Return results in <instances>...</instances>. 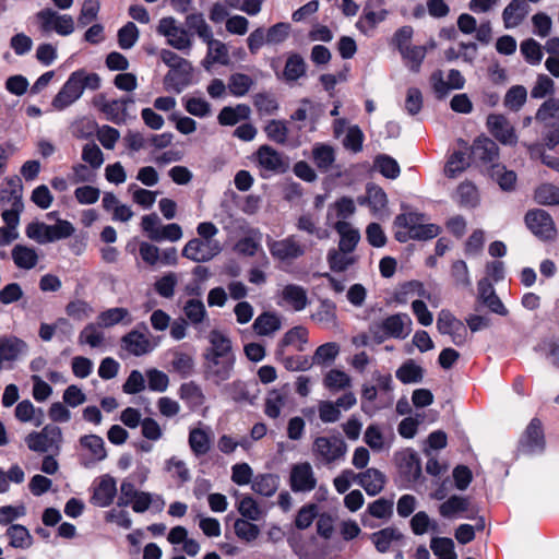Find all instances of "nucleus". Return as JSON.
Masks as SVG:
<instances>
[{
  "label": "nucleus",
  "instance_id": "obj_1",
  "mask_svg": "<svg viewBox=\"0 0 559 559\" xmlns=\"http://www.w3.org/2000/svg\"><path fill=\"white\" fill-rule=\"evenodd\" d=\"M159 57L169 68L164 78L165 87L169 91L181 93L192 83L193 67L191 62L167 49L162 50Z\"/></svg>",
  "mask_w": 559,
  "mask_h": 559
},
{
  "label": "nucleus",
  "instance_id": "obj_2",
  "mask_svg": "<svg viewBox=\"0 0 559 559\" xmlns=\"http://www.w3.org/2000/svg\"><path fill=\"white\" fill-rule=\"evenodd\" d=\"M412 326L413 322L407 313H395L372 323L369 332L376 343L381 344L388 338H406L412 332Z\"/></svg>",
  "mask_w": 559,
  "mask_h": 559
},
{
  "label": "nucleus",
  "instance_id": "obj_3",
  "mask_svg": "<svg viewBox=\"0 0 559 559\" xmlns=\"http://www.w3.org/2000/svg\"><path fill=\"white\" fill-rule=\"evenodd\" d=\"M347 451L348 445L340 436L317 437L311 447L314 459L324 465H332L344 461Z\"/></svg>",
  "mask_w": 559,
  "mask_h": 559
},
{
  "label": "nucleus",
  "instance_id": "obj_4",
  "mask_svg": "<svg viewBox=\"0 0 559 559\" xmlns=\"http://www.w3.org/2000/svg\"><path fill=\"white\" fill-rule=\"evenodd\" d=\"M39 29L48 35L56 32L60 36H69L74 31V21L71 15L59 14L51 9H45L36 14Z\"/></svg>",
  "mask_w": 559,
  "mask_h": 559
},
{
  "label": "nucleus",
  "instance_id": "obj_5",
  "mask_svg": "<svg viewBox=\"0 0 559 559\" xmlns=\"http://www.w3.org/2000/svg\"><path fill=\"white\" fill-rule=\"evenodd\" d=\"M267 248L271 255L281 262H292L306 253V246L296 235H289L280 240L269 239Z\"/></svg>",
  "mask_w": 559,
  "mask_h": 559
},
{
  "label": "nucleus",
  "instance_id": "obj_6",
  "mask_svg": "<svg viewBox=\"0 0 559 559\" xmlns=\"http://www.w3.org/2000/svg\"><path fill=\"white\" fill-rule=\"evenodd\" d=\"M25 442L34 452L59 451L62 442L61 429L57 426H45L39 432H31L26 436Z\"/></svg>",
  "mask_w": 559,
  "mask_h": 559
},
{
  "label": "nucleus",
  "instance_id": "obj_7",
  "mask_svg": "<svg viewBox=\"0 0 559 559\" xmlns=\"http://www.w3.org/2000/svg\"><path fill=\"white\" fill-rule=\"evenodd\" d=\"M222 250L223 246L218 240L193 238L185 245L182 255L193 262L204 263L213 260Z\"/></svg>",
  "mask_w": 559,
  "mask_h": 559
},
{
  "label": "nucleus",
  "instance_id": "obj_8",
  "mask_svg": "<svg viewBox=\"0 0 559 559\" xmlns=\"http://www.w3.org/2000/svg\"><path fill=\"white\" fill-rule=\"evenodd\" d=\"M236 357H204V378L215 385H222L233 376Z\"/></svg>",
  "mask_w": 559,
  "mask_h": 559
},
{
  "label": "nucleus",
  "instance_id": "obj_9",
  "mask_svg": "<svg viewBox=\"0 0 559 559\" xmlns=\"http://www.w3.org/2000/svg\"><path fill=\"white\" fill-rule=\"evenodd\" d=\"M395 227H409L412 228L413 239L428 240L436 238L440 231V226L436 224H421L420 215L417 213H404L395 217Z\"/></svg>",
  "mask_w": 559,
  "mask_h": 559
},
{
  "label": "nucleus",
  "instance_id": "obj_10",
  "mask_svg": "<svg viewBox=\"0 0 559 559\" xmlns=\"http://www.w3.org/2000/svg\"><path fill=\"white\" fill-rule=\"evenodd\" d=\"M528 229L542 240H551L557 235V229L551 216L544 210H532L525 215Z\"/></svg>",
  "mask_w": 559,
  "mask_h": 559
},
{
  "label": "nucleus",
  "instance_id": "obj_11",
  "mask_svg": "<svg viewBox=\"0 0 559 559\" xmlns=\"http://www.w3.org/2000/svg\"><path fill=\"white\" fill-rule=\"evenodd\" d=\"M318 484L312 465L309 462L296 463L289 473V487L294 492H310Z\"/></svg>",
  "mask_w": 559,
  "mask_h": 559
},
{
  "label": "nucleus",
  "instance_id": "obj_12",
  "mask_svg": "<svg viewBox=\"0 0 559 559\" xmlns=\"http://www.w3.org/2000/svg\"><path fill=\"white\" fill-rule=\"evenodd\" d=\"M80 74L71 73L63 86L53 97L51 105L57 110H63L75 103L83 94V85L80 83Z\"/></svg>",
  "mask_w": 559,
  "mask_h": 559
},
{
  "label": "nucleus",
  "instance_id": "obj_13",
  "mask_svg": "<svg viewBox=\"0 0 559 559\" xmlns=\"http://www.w3.org/2000/svg\"><path fill=\"white\" fill-rule=\"evenodd\" d=\"M142 261L156 267L176 265L178 252L175 247L159 249L153 243L142 242Z\"/></svg>",
  "mask_w": 559,
  "mask_h": 559
},
{
  "label": "nucleus",
  "instance_id": "obj_14",
  "mask_svg": "<svg viewBox=\"0 0 559 559\" xmlns=\"http://www.w3.org/2000/svg\"><path fill=\"white\" fill-rule=\"evenodd\" d=\"M158 31L167 37L168 44L174 48L178 50H189L191 48L190 35L186 29L177 25L173 17L160 20Z\"/></svg>",
  "mask_w": 559,
  "mask_h": 559
},
{
  "label": "nucleus",
  "instance_id": "obj_15",
  "mask_svg": "<svg viewBox=\"0 0 559 559\" xmlns=\"http://www.w3.org/2000/svg\"><path fill=\"white\" fill-rule=\"evenodd\" d=\"M487 126L492 135L504 145H515L518 136L513 126L502 115H489Z\"/></svg>",
  "mask_w": 559,
  "mask_h": 559
},
{
  "label": "nucleus",
  "instance_id": "obj_16",
  "mask_svg": "<svg viewBox=\"0 0 559 559\" xmlns=\"http://www.w3.org/2000/svg\"><path fill=\"white\" fill-rule=\"evenodd\" d=\"M388 16V11L381 7L374 8L371 3H367L362 10L360 17L356 23V27L365 35H371L376 27L382 23Z\"/></svg>",
  "mask_w": 559,
  "mask_h": 559
},
{
  "label": "nucleus",
  "instance_id": "obj_17",
  "mask_svg": "<svg viewBox=\"0 0 559 559\" xmlns=\"http://www.w3.org/2000/svg\"><path fill=\"white\" fill-rule=\"evenodd\" d=\"M209 343L210 346L206 348L204 357H236L229 337L223 332L217 330L211 331L209 334Z\"/></svg>",
  "mask_w": 559,
  "mask_h": 559
},
{
  "label": "nucleus",
  "instance_id": "obj_18",
  "mask_svg": "<svg viewBox=\"0 0 559 559\" xmlns=\"http://www.w3.org/2000/svg\"><path fill=\"white\" fill-rule=\"evenodd\" d=\"M385 483V475L374 467L367 468L365 472L357 474V484L361 486L369 496H377L383 490Z\"/></svg>",
  "mask_w": 559,
  "mask_h": 559
},
{
  "label": "nucleus",
  "instance_id": "obj_19",
  "mask_svg": "<svg viewBox=\"0 0 559 559\" xmlns=\"http://www.w3.org/2000/svg\"><path fill=\"white\" fill-rule=\"evenodd\" d=\"M211 433V428L202 424L190 429L188 442L194 455H205L210 451L212 444Z\"/></svg>",
  "mask_w": 559,
  "mask_h": 559
},
{
  "label": "nucleus",
  "instance_id": "obj_20",
  "mask_svg": "<svg viewBox=\"0 0 559 559\" xmlns=\"http://www.w3.org/2000/svg\"><path fill=\"white\" fill-rule=\"evenodd\" d=\"M544 448V435L540 423L536 419L532 420L527 426L522 439L521 449L524 453H538Z\"/></svg>",
  "mask_w": 559,
  "mask_h": 559
},
{
  "label": "nucleus",
  "instance_id": "obj_21",
  "mask_svg": "<svg viewBox=\"0 0 559 559\" xmlns=\"http://www.w3.org/2000/svg\"><path fill=\"white\" fill-rule=\"evenodd\" d=\"M394 298L399 304L413 302L414 299L426 298L431 300V294L426 290L424 284L418 281L406 282L397 287L394 293Z\"/></svg>",
  "mask_w": 559,
  "mask_h": 559
},
{
  "label": "nucleus",
  "instance_id": "obj_22",
  "mask_svg": "<svg viewBox=\"0 0 559 559\" xmlns=\"http://www.w3.org/2000/svg\"><path fill=\"white\" fill-rule=\"evenodd\" d=\"M471 151L473 157L483 164L493 163L499 157L498 145L491 139L486 136L477 138L473 142Z\"/></svg>",
  "mask_w": 559,
  "mask_h": 559
},
{
  "label": "nucleus",
  "instance_id": "obj_23",
  "mask_svg": "<svg viewBox=\"0 0 559 559\" xmlns=\"http://www.w3.org/2000/svg\"><path fill=\"white\" fill-rule=\"evenodd\" d=\"M257 158L260 167L267 171L283 173L287 167L283 156L269 145H262L258 150Z\"/></svg>",
  "mask_w": 559,
  "mask_h": 559
},
{
  "label": "nucleus",
  "instance_id": "obj_24",
  "mask_svg": "<svg viewBox=\"0 0 559 559\" xmlns=\"http://www.w3.org/2000/svg\"><path fill=\"white\" fill-rule=\"evenodd\" d=\"M334 228L340 235L338 249L353 253L360 240L359 230L346 221H337Z\"/></svg>",
  "mask_w": 559,
  "mask_h": 559
},
{
  "label": "nucleus",
  "instance_id": "obj_25",
  "mask_svg": "<svg viewBox=\"0 0 559 559\" xmlns=\"http://www.w3.org/2000/svg\"><path fill=\"white\" fill-rule=\"evenodd\" d=\"M204 43L207 45V53L203 60V67L206 70H210L214 63L223 66L229 63L228 48L223 41L211 36V38L206 39Z\"/></svg>",
  "mask_w": 559,
  "mask_h": 559
},
{
  "label": "nucleus",
  "instance_id": "obj_26",
  "mask_svg": "<svg viewBox=\"0 0 559 559\" xmlns=\"http://www.w3.org/2000/svg\"><path fill=\"white\" fill-rule=\"evenodd\" d=\"M530 13V7L525 0H512L502 12L506 28L519 26Z\"/></svg>",
  "mask_w": 559,
  "mask_h": 559
},
{
  "label": "nucleus",
  "instance_id": "obj_27",
  "mask_svg": "<svg viewBox=\"0 0 559 559\" xmlns=\"http://www.w3.org/2000/svg\"><path fill=\"white\" fill-rule=\"evenodd\" d=\"M296 227L299 231L312 236L319 241L329 239L331 235L328 228L319 225L318 217L310 213L300 215L297 218Z\"/></svg>",
  "mask_w": 559,
  "mask_h": 559
},
{
  "label": "nucleus",
  "instance_id": "obj_28",
  "mask_svg": "<svg viewBox=\"0 0 559 559\" xmlns=\"http://www.w3.org/2000/svg\"><path fill=\"white\" fill-rule=\"evenodd\" d=\"M471 510V500L468 497L453 495L443 501L439 507V513L445 519L457 518Z\"/></svg>",
  "mask_w": 559,
  "mask_h": 559
},
{
  "label": "nucleus",
  "instance_id": "obj_29",
  "mask_svg": "<svg viewBox=\"0 0 559 559\" xmlns=\"http://www.w3.org/2000/svg\"><path fill=\"white\" fill-rule=\"evenodd\" d=\"M308 331L304 326H295L287 331L278 344L277 356H283L285 347L293 346L302 352L306 348Z\"/></svg>",
  "mask_w": 559,
  "mask_h": 559
},
{
  "label": "nucleus",
  "instance_id": "obj_30",
  "mask_svg": "<svg viewBox=\"0 0 559 559\" xmlns=\"http://www.w3.org/2000/svg\"><path fill=\"white\" fill-rule=\"evenodd\" d=\"M280 483V477L275 474H259L253 478L251 489L260 496L270 498L277 491Z\"/></svg>",
  "mask_w": 559,
  "mask_h": 559
},
{
  "label": "nucleus",
  "instance_id": "obj_31",
  "mask_svg": "<svg viewBox=\"0 0 559 559\" xmlns=\"http://www.w3.org/2000/svg\"><path fill=\"white\" fill-rule=\"evenodd\" d=\"M253 330L260 336H270L281 330V318L271 312L261 313L253 322Z\"/></svg>",
  "mask_w": 559,
  "mask_h": 559
},
{
  "label": "nucleus",
  "instance_id": "obj_32",
  "mask_svg": "<svg viewBox=\"0 0 559 559\" xmlns=\"http://www.w3.org/2000/svg\"><path fill=\"white\" fill-rule=\"evenodd\" d=\"M283 300L295 311H301L308 304L307 292L304 287L295 284L286 285L282 290Z\"/></svg>",
  "mask_w": 559,
  "mask_h": 559
},
{
  "label": "nucleus",
  "instance_id": "obj_33",
  "mask_svg": "<svg viewBox=\"0 0 559 559\" xmlns=\"http://www.w3.org/2000/svg\"><path fill=\"white\" fill-rule=\"evenodd\" d=\"M12 259L19 269L31 270L37 265L38 254L34 248L16 245L12 249Z\"/></svg>",
  "mask_w": 559,
  "mask_h": 559
},
{
  "label": "nucleus",
  "instance_id": "obj_34",
  "mask_svg": "<svg viewBox=\"0 0 559 559\" xmlns=\"http://www.w3.org/2000/svg\"><path fill=\"white\" fill-rule=\"evenodd\" d=\"M117 492L116 481L111 477H104L95 488L93 501L98 507L109 506Z\"/></svg>",
  "mask_w": 559,
  "mask_h": 559
},
{
  "label": "nucleus",
  "instance_id": "obj_35",
  "mask_svg": "<svg viewBox=\"0 0 559 559\" xmlns=\"http://www.w3.org/2000/svg\"><path fill=\"white\" fill-rule=\"evenodd\" d=\"M81 447L86 450L93 462H99L106 459L107 451L102 437L97 435H86L80 438Z\"/></svg>",
  "mask_w": 559,
  "mask_h": 559
},
{
  "label": "nucleus",
  "instance_id": "obj_36",
  "mask_svg": "<svg viewBox=\"0 0 559 559\" xmlns=\"http://www.w3.org/2000/svg\"><path fill=\"white\" fill-rule=\"evenodd\" d=\"M23 185L19 177L7 180L5 187L0 191V202L12 205H23L22 202Z\"/></svg>",
  "mask_w": 559,
  "mask_h": 559
},
{
  "label": "nucleus",
  "instance_id": "obj_37",
  "mask_svg": "<svg viewBox=\"0 0 559 559\" xmlns=\"http://www.w3.org/2000/svg\"><path fill=\"white\" fill-rule=\"evenodd\" d=\"M364 442L373 451L382 452L390 448V442L384 437L378 424H370L364 433Z\"/></svg>",
  "mask_w": 559,
  "mask_h": 559
},
{
  "label": "nucleus",
  "instance_id": "obj_38",
  "mask_svg": "<svg viewBox=\"0 0 559 559\" xmlns=\"http://www.w3.org/2000/svg\"><path fill=\"white\" fill-rule=\"evenodd\" d=\"M402 538L403 534L395 527H385L371 535V540L380 552H386L394 542Z\"/></svg>",
  "mask_w": 559,
  "mask_h": 559
},
{
  "label": "nucleus",
  "instance_id": "obj_39",
  "mask_svg": "<svg viewBox=\"0 0 559 559\" xmlns=\"http://www.w3.org/2000/svg\"><path fill=\"white\" fill-rule=\"evenodd\" d=\"M250 112V108L243 104L236 107L226 106L219 111L217 120L222 126H235L240 120L249 118Z\"/></svg>",
  "mask_w": 559,
  "mask_h": 559
},
{
  "label": "nucleus",
  "instance_id": "obj_40",
  "mask_svg": "<svg viewBox=\"0 0 559 559\" xmlns=\"http://www.w3.org/2000/svg\"><path fill=\"white\" fill-rule=\"evenodd\" d=\"M307 64L305 59L298 53H290L287 57L283 76L287 82H295L306 74Z\"/></svg>",
  "mask_w": 559,
  "mask_h": 559
},
{
  "label": "nucleus",
  "instance_id": "obj_41",
  "mask_svg": "<svg viewBox=\"0 0 559 559\" xmlns=\"http://www.w3.org/2000/svg\"><path fill=\"white\" fill-rule=\"evenodd\" d=\"M312 158L319 169L326 171L335 162V151L329 144L317 143L312 148Z\"/></svg>",
  "mask_w": 559,
  "mask_h": 559
},
{
  "label": "nucleus",
  "instance_id": "obj_42",
  "mask_svg": "<svg viewBox=\"0 0 559 559\" xmlns=\"http://www.w3.org/2000/svg\"><path fill=\"white\" fill-rule=\"evenodd\" d=\"M489 175L502 190L509 191L515 186L516 174L513 170L507 169L502 164H492Z\"/></svg>",
  "mask_w": 559,
  "mask_h": 559
},
{
  "label": "nucleus",
  "instance_id": "obj_43",
  "mask_svg": "<svg viewBox=\"0 0 559 559\" xmlns=\"http://www.w3.org/2000/svg\"><path fill=\"white\" fill-rule=\"evenodd\" d=\"M7 536L10 538V546L13 548L26 549L33 545V537L24 525H11L7 530Z\"/></svg>",
  "mask_w": 559,
  "mask_h": 559
},
{
  "label": "nucleus",
  "instance_id": "obj_44",
  "mask_svg": "<svg viewBox=\"0 0 559 559\" xmlns=\"http://www.w3.org/2000/svg\"><path fill=\"white\" fill-rule=\"evenodd\" d=\"M326 389L333 392L349 389L352 386V378L340 369H331L323 379Z\"/></svg>",
  "mask_w": 559,
  "mask_h": 559
},
{
  "label": "nucleus",
  "instance_id": "obj_45",
  "mask_svg": "<svg viewBox=\"0 0 559 559\" xmlns=\"http://www.w3.org/2000/svg\"><path fill=\"white\" fill-rule=\"evenodd\" d=\"M409 526L415 535H424L429 532L436 533L439 528L438 523L425 511L415 513L409 521Z\"/></svg>",
  "mask_w": 559,
  "mask_h": 559
},
{
  "label": "nucleus",
  "instance_id": "obj_46",
  "mask_svg": "<svg viewBox=\"0 0 559 559\" xmlns=\"http://www.w3.org/2000/svg\"><path fill=\"white\" fill-rule=\"evenodd\" d=\"M356 262V258L348 251H342L338 248L332 249L328 253V263L330 269L335 272H344Z\"/></svg>",
  "mask_w": 559,
  "mask_h": 559
},
{
  "label": "nucleus",
  "instance_id": "obj_47",
  "mask_svg": "<svg viewBox=\"0 0 559 559\" xmlns=\"http://www.w3.org/2000/svg\"><path fill=\"white\" fill-rule=\"evenodd\" d=\"M15 417L22 423H29L35 420V426H40L43 421L41 409H36L29 400H24L17 403L15 407Z\"/></svg>",
  "mask_w": 559,
  "mask_h": 559
},
{
  "label": "nucleus",
  "instance_id": "obj_48",
  "mask_svg": "<svg viewBox=\"0 0 559 559\" xmlns=\"http://www.w3.org/2000/svg\"><path fill=\"white\" fill-rule=\"evenodd\" d=\"M312 320L323 325L331 328L336 325V307L333 302L324 300L320 304L317 310L311 316Z\"/></svg>",
  "mask_w": 559,
  "mask_h": 559
},
{
  "label": "nucleus",
  "instance_id": "obj_49",
  "mask_svg": "<svg viewBox=\"0 0 559 559\" xmlns=\"http://www.w3.org/2000/svg\"><path fill=\"white\" fill-rule=\"evenodd\" d=\"M264 132L271 141L277 144L284 145L289 142V129L284 120L273 119L269 121L264 127Z\"/></svg>",
  "mask_w": 559,
  "mask_h": 559
},
{
  "label": "nucleus",
  "instance_id": "obj_50",
  "mask_svg": "<svg viewBox=\"0 0 559 559\" xmlns=\"http://www.w3.org/2000/svg\"><path fill=\"white\" fill-rule=\"evenodd\" d=\"M426 47L413 45L407 46L400 51L406 66L413 72L419 71L420 66L426 57Z\"/></svg>",
  "mask_w": 559,
  "mask_h": 559
},
{
  "label": "nucleus",
  "instance_id": "obj_51",
  "mask_svg": "<svg viewBox=\"0 0 559 559\" xmlns=\"http://www.w3.org/2000/svg\"><path fill=\"white\" fill-rule=\"evenodd\" d=\"M395 376L402 383H418L423 380L424 370L415 361L408 360L396 370Z\"/></svg>",
  "mask_w": 559,
  "mask_h": 559
},
{
  "label": "nucleus",
  "instance_id": "obj_52",
  "mask_svg": "<svg viewBox=\"0 0 559 559\" xmlns=\"http://www.w3.org/2000/svg\"><path fill=\"white\" fill-rule=\"evenodd\" d=\"M237 510L242 519L249 521H259L263 516V511L259 503L249 495H245L239 499Z\"/></svg>",
  "mask_w": 559,
  "mask_h": 559
},
{
  "label": "nucleus",
  "instance_id": "obj_53",
  "mask_svg": "<svg viewBox=\"0 0 559 559\" xmlns=\"http://www.w3.org/2000/svg\"><path fill=\"white\" fill-rule=\"evenodd\" d=\"M179 395L193 408L200 407L205 402L202 389L194 382L183 383L179 389Z\"/></svg>",
  "mask_w": 559,
  "mask_h": 559
},
{
  "label": "nucleus",
  "instance_id": "obj_54",
  "mask_svg": "<svg viewBox=\"0 0 559 559\" xmlns=\"http://www.w3.org/2000/svg\"><path fill=\"white\" fill-rule=\"evenodd\" d=\"M319 117V105L307 98L302 99L299 103L298 108L290 115V119L293 121H304L310 119L312 122H316Z\"/></svg>",
  "mask_w": 559,
  "mask_h": 559
},
{
  "label": "nucleus",
  "instance_id": "obj_55",
  "mask_svg": "<svg viewBox=\"0 0 559 559\" xmlns=\"http://www.w3.org/2000/svg\"><path fill=\"white\" fill-rule=\"evenodd\" d=\"M534 199L542 205H559V187L542 183L536 188Z\"/></svg>",
  "mask_w": 559,
  "mask_h": 559
},
{
  "label": "nucleus",
  "instance_id": "obj_56",
  "mask_svg": "<svg viewBox=\"0 0 559 559\" xmlns=\"http://www.w3.org/2000/svg\"><path fill=\"white\" fill-rule=\"evenodd\" d=\"M430 548L438 559H457L451 538L433 537L430 540Z\"/></svg>",
  "mask_w": 559,
  "mask_h": 559
},
{
  "label": "nucleus",
  "instance_id": "obj_57",
  "mask_svg": "<svg viewBox=\"0 0 559 559\" xmlns=\"http://www.w3.org/2000/svg\"><path fill=\"white\" fill-rule=\"evenodd\" d=\"M469 166V162L463 152H454L449 157L445 167L444 175L448 178H456L461 175L467 167Z\"/></svg>",
  "mask_w": 559,
  "mask_h": 559
},
{
  "label": "nucleus",
  "instance_id": "obj_58",
  "mask_svg": "<svg viewBox=\"0 0 559 559\" xmlns=\"http://www.w3.org/2000/svg\"><path fill=\"white\" fill-rule=\"evenodd\" d=\"M457 200L465 207H475L479 204V193L475 185L469 181L462 182L457 188Z\"/></svg>",
  "mask_w": 559,
  "mask_h": 559
},
{
  "label": "nucleus",
  "instance_id": "obj_59",
  "mask_svg": "<svg viewBox=\"0 0 559 559\" xmlns=\"http://www.w3.org/2000/svg\"><path fill=\"white\" fill-rule=\"evenodd\" d=\"M361 204H367L373 213L382 212L386 204L388 198L385 192L379 187H370L367 190V195Z\"/></svg>",
  "mask_w": 559,
  "mask_h": 559
},
{
  "label": "nucleus",
  "instance_id": "obj_60",
  "mask_svg": "<svg viewBox=\"0 0 559 559\" xmlns=\"http://www.w3.org/2000/svg\"><path fill=\"white\" fill-rule=\"evenodd\" d=\"M120 489H121V495L119 497V506L120 507L131 506L133 512L139 513L140 512V496L138 495L134 484L130 483L129 480H124L121 484Z\"/></svg>",
  "mask_w": 559,
  "mask_h": 559
},
{
  "label": "nucleus",
  "instance_id": "obj_61",
  "mask_svg": "<svg viewBox=\"0 0 559 559\" xmlns=\"http://www.w3.org/2000/svg\"><path fill=\"white\" fill-rule=\"evenodd\" d=\"M526 98V88L523 85H514L506 93L503 104L507 108L518 111L525 104Z\"/></svg>",
  "mask_w": 559,
  "mask_h": 559
},
{
  "label": "nucleus",
  "instance_id": "obj_62",
  "mask_svg": "<svg viewBox=\"0 0 559 559\" xmlns=\"http://www.w3.org/2000/svg\"><path fill=\"white\" fill-rule=\"evenodd\" d=\"M183 312L192 324H200L207 317L205 306L200 299H189L183 306Z\"/></svg>",
  "mask_w": 559,
  "mask_h": 559
},
{
  "label": "nucleus",
  "instance_id": "obj_63",
  "mask_svg": "<svg viewBox=\"0 0 559 559\" xmlns=\"http://www.w3.org/2000/svg\"><path fill=\"white\" fill-rule=\"evenodd\" d=\"M186 24L188 28L194 31L203 41L213 36L211 26L206 23L201 13L189 14L186 19Z\"/></svg>",
  "mask_w": 559,
  "mask_h": 559
},
{
  "label": "nucleus",
  "instance_id": "obj_64",
  "mask_svg": "<svg viewBox=\"0 0 559 559\" xmlns=\"http://www.w3.org/2000/svg\"><path fill=\"white\" fill-rule=\"evenodd\" d=\"M252 85L253 81L249 75L235 73L230 75L227 87L234 96L241 97L249 92Z\"/></svg>",
  "mask_w": 559,
  "mask_h": 559
}]
</instances>
